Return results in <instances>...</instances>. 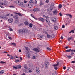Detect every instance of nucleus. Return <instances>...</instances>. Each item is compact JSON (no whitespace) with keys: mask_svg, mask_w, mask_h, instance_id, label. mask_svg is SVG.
I'll use <instances>...</instances> for the list:
<instances>
[{"mask_svg":"<svg viewBox=\"0 0 75 75\" xmlns=\"http://www.w3.org/2000/svg\"><path fill=\"white\" fill-rule=\"evenodd\" d=\"M65 26L64 25H63L62 26V28H65Z\"/></svg>","mask_w":75,"mask_h":75,"instance_id":"37998d69","label":"nucleus"},{"mask_svg":"<svg viewBox=\"0 0 75 75\" xmlns=\"http://www.w3.org/2000/svg\"><path fill=\"white\" fill-rule=\"evenodd\" d=\"M29 27L30 28H31V27H33V24H32L31 23H30L29 24Z\"/></svg>","mask_w":75,"mask_h":75,"instance_id":"aec40b11","label":"nucleus"},{"mask_svg":"<svg viewBox=\"0 0 75 75\" xmlns=\"http://www.w3.org/2000/svg\"><path fill=\"white\" fill-rule=\"evenodd\" d=\"M49 2V0H46V3H47Z\"/></svg>","mask_w":75,"mask_h":75,"instance_id":"a18cd8bd","label":"nucleus"},{"mask_svg":"<svg viewBox=\"0 0 75 75\" xmlns=\"http://www.w3.org/2000/svg\"><path fill=\"white\" fill-rule=\"evenodd\" d=\"M9 58H10V59H15V57H13L11 55H10L8 57Z\"/></svg>","mask_w":75,"mask_h":75,"instance_id":"1a4fd4ad","label":"nucleus"},{"mask_svg":"<svg viewBox=\"0 0 75 75\" xmlns=\"http://www.w3.org/2000/svg\"><path fill=\"white\" fill-rule=\"evenodd\" d=\"M19 52H21V50L20 49L19 50Z\"/></svg>","mask_w":75,"mask_h":75,"instance_id":"0e129e2a","label":"nucleus"},{"mask_svg":"<svg viewBox=\"0 0 75 75\" xmlns=\"http://www.w3.org/2000/svg\"><path fill=\"white\" fill-rule=\"evenodd\" d=\"M51 35H50L48 34H47V38H50V37H51Z\"/></svg>","mask_w":75,"mask_h":75,"instance_id":"cd10ccee","label":"nucleus"},{"mask_svg":"<svg viewBox=\"0 0 75 75\" xmlns=\"http://www.w3.org/2000/svg\"><path fill=\"white\" fill-rule=\"evenodd\" d=\"M28 7H29V8H32L33 6V5L32 4L30 3H29L28 4Z\"/></svg>","mask_w":75,"mask_h":75,"instance_id":"6e6552de","label":"nucleus"},{"mask_svg":"<svg viewBox=\"0 0 75 75\" xmlns=\"http://www.w3.org/2000/svg\"><path fill=\"white\" fill-rule=\"evenodd\" d=\"M36 69V72H37V73H40V70L39 69V68L38 67H37Z\"/></svg>","mask_w":75,"mask_h":75,"instance_id":"f8f14e48","label":"nucleus"},{"mask_svg":"<svg viewBox=\"0 0 75 75\" xmlns=\"http://www.w3.org/2000/svg\"><path fill=\"white\" fill-rule=\"evenodd\" d=\"M66 15L67 16H69L70 18H72V16L71 15V14H66Z\"/></svg>","mask_w":75,"mask_h":75,"instance_id":"4468645a","label":"nucleus"},{"mask_svg":"<svg viewBox=\"0 0 75 75\" xmlns=\"http://www.w3.org/2000/svg\"><path fill=\"white\" fill-rule=\"evenodd\" d=\"M31 16L32 17H33V18L34 17V15H33V14H31Z\"/></svg>","mask_w":75,"mask_h":75,"instance_id":"5fc2aeb1","label":"nucleus"},{"mask_svg":"<svg viewBox=\"0 0 75 75\" xmlns=\"http://www.w3.org/2000/svg\"><path fill=\"white\" fill-rule=\"evenodd\" d=\"M25 48L26 51H28V48L27 47L25 46Z\"/></svg>","mask_w":75,"mask_h":75,"instance_id":"393cba45","label":"nucleus"},{"mask_svg":"<svg viewBox=\"0 0 75 75\" xmlns=\"http://www.w3.org/2000/svg\"><path fill=\"white\" fill-rule=\"evenodd\" d=\"M30 3H34V1L30 0L29 1Z\"/></svg>","mask_w":75,"mask_h":75,"instance_id":"c756f323","label":"nucleus"},{"mask_svg":"<svg viewBox=\"0 0 75 75\" xmlns=\"http://www.w3.org/2000/svg\"><path fill=\"white\" fill-rule=\"evenodd\" d=\"M40 5H44V3H43V2L41 1L40 2Z\"/></svg>","mask_w":75,"mask_h":75,"instance_id":"a878e982","label":"nucleus"},{"mask_svg":"<svg viewBox=\"0 0 75 75\" xmlns=\"http://www.w3.org/2000/svg\"><path fill=\"white\" fill-rule=\"evenodd\" d=\"M24 24L25 25H28L29 24V23L27 22V21H25L24 22Z\"/></svg>","mask_w":75,"mask_h":75,"instance_id":"6ab92c4d","label":"nucleus"},{"mask_svg":"<svg viewBox=\"0 0 75 75\" xmlns=\"http://www.w3.org/2000/svg\"><path fill=\"white\" fill-rule=\"evenodd\" d=\"M65 48H66V49H68V48H69V47L68 46H66L65 47Z\"/></svg>","mask_w":75,"mask_h":75,"instance_id":"4d7b16f0","label":"nucleus"},{"mask_svg":"<svg viewBox=\"0 0 75 75\" xmlns=\"http://www.w3.org/2000/svg\"><path fill=\"white\" fill-rule=\"evenodd\" d=\"M35 4H37V1L35 0Z\"/></svg>","mask_w":75,"mask_h":75,"instance_id":"6e6d98bb","label":"nucleus"},{"mask_svg":"<svg viewBox=\"0 0 75 75\" xmlns=\"http://www.w3.org/2000/svg\"><path fill=\"white\" fill-rule=\"evenodd\" d=\"M53 8H54L53 7H50L48 9V11H49L50 12H51V11H52V10H53Z\"/></svg>","mask_w":75,"mask_h":75,"instance_id":"9d476101","label":"nucleus"},{"mask_svg":"<svg viewBox=\"0 0 75 75\" xmlns=\"http://www.w3.org/2000/svg\"><path fill=\"white\" fill-rule=\"evenodd\" d=\"M16 3L18 5H19L21 7H25V5L20 1H16Z\"/></svg>","mask_w":75,"mask_h":75,"instance_id":"f03ea898","label":"nucleus"},{"mask_svg":"<svg viewBox=\"0 0 75 75\" xmlns=\"http://www.w3.org/2000/svg\"><path fill=\"white\" fill-rule=\"evenodd\" d=\"M74 54V53L73 52H71V55H73Z\"/></svg>","mask_w":75,"mask_h":75,"instance_id":"774afa93","label":"nucleus"},{"mask_svg":"<svg viewBox=\"0 0 75 75\" xmlns=\"http://www.w3.org/2000/svg\"><path fill=\"white\" fill-rule=\"evenodd\" d=\"M33 18H34L35 20H37V18H35V16H34V17Z\"/></svg>","mask_w":75,"mask_h":75,"instance_id":"3c124183","label":"nucleus"},{"mask_svg":"<svg viewBox=\"0 0 75 75\" xmlns=\"http://www.w3.org/2000/svg\"><path fill=\"white\" fill-rule=\"evenodd\" d=\"M47 49L49 50V51H51V49H50L49 47H47Z\"/></svg>","mask_w":75,"mask_h":75,"instance_id":"4c0bfd02","label":"nucleus"},{"mask_svg":"<svg viewBox=\"0 0 75 75\" xmlns=\"http://www.w3.org/2000/svg\"><path fill=\"white\" fill-rule=\"evenodd\" d=\"M54 28L55 30H58V27L57 26H54Z\"/></svg>","mask_w":75,"mask_h":75,"instance_id":"f704fd0d","label":"nucleus"},{"mask_svg":"<svg viewBox=\"0 0 75 75\" xmlns=\"http://www.w3.org/2000/svg\"><path fill=\"white\" fill-rule=\"evenodd\" d=\"M72 39V37H68V40L69 41H71V40Z\"/></svg>","mask_w":75,"mask_h":75,"instance_id":"a211bd4d","label":"nucleus"},{"mask_svg":"<svg viewBox=\"0 0 75 75\" xmlns=\"http://www.w3.org/2000/svg\"><path fill=\"white\" fill-rule=\"evenodd\" d=\"M28 30L25 29H20L19 30V34H24L27 33Z\"/></svg>","mask_w":75,"mask_h":75,"instance_id":"f257e3e1","label":"nucleus"},{"mask_svg":"<svg viewBox=\"0 0 75 75\" xmlns=\"http://www.w3.org/2000/svg\"><path fill=\"white\" fill-rule=\"evenodd\" d=\"M18 16H20V17H21V16H22V15H21V13H18Z\"/></svg>","mask_w":75,"mask_h":75,"instance_id":"79ce46f5","label":"nucleus"},{"mask_svg":"<svg viewBox=\"0 0 75 75\" xmlns=\"http://www.w3.org/2000/svg\"><path fill=\"white\" fill-rule=\"evenodd\" d=\"M0 4L3 5V6H6V4H4V3L0 2Z\"/></svg>","mask_w":75,"mask_h":75,"instance_id":"b1692460","label":"nucleus"},{"mask_svg":"<svg viewBox=\"0 0 75 75\" xmlns=\"http://www.w3.org/2000/svg\"><path fill=\"white\" fill-rule=\"evenodd\" d=\"M2 72V74H3V73H4V70H1Z\"/></svg>","mask_w":75,"mask_h":75,"instance_id":"bf43d9fd","label":"nucleus"},{"mask_svg":"<svg viewBox=\"0 0 75 75\" xmlns=\"http://www.w3.org/2000/svg\"><path fill=\"white\" fill-rule=\"evenodd\" d=\"M53 13L54 14L56 15V14H57V10L54 11Z\"/></svg>","mask_w":75,"mask_h":75,"instance_id":"f3484780","label":"nucleus"},{"mask_svg":"<svg viewBox=\"0 0 75 75\" xmlns=\"http://www.w3.org/2000/svg\"><path fill=\"white\" fill-rule=\"evenodd\" d=\"M13 69H18V68H17V67H16L15 66H13Z\"/></svg>","mask_w":75,"mask_h":75,"instance_id":"2f4dec72","label":"nucleus"},{"mask_svg":"<svg viewBox=\"0 0 75 75\" xmlns=\"http://www.w3.org/2000/svg\"><path fill=\"white\" fill-rule=\"evenodd\" d=\"M38 20L39 21H42V22H44V19L43 18H38Z\"/></svg>","mask_w":75,"mask_h":75,"instance_id":"ddd939ff","label":"nucleus"},{"mask_svg":"<svg viewBox=\"0 0 75 75\" xmlns=\"http://www.w3.org/2000/svg\"><path fill=\"white\" fill-rule=\"evenodd\" d=\"M43 16L44 17H45V18H48V16H45V15H43Z\"/></svg>","mask_w":75,"mask_h":75,"instance_id":"de8ad7c7","label":"nucleus"},{"mask_svg":"<svg viewBox=\"0 0 75 75\" xmlns=\"http://www.w3.org/2000/svg\"><path fill=\"white\" fill-rule=\"evenodd\" d=\"M11 45H14V46H16V43H12L11 44H10Z\"/></svg>","mask_w":75,"mask_h":75,"instance_id":"a19ab883","label":"nucleus"},{"mask_svg":"<svg viewBox=\"0 0 75 75\" xmlns=\"http://www.w3.org/2000/svg\"><path fill=\"white\" fill-rule=\"evenodd\" d=\"M17 68H18V69L21 68V66L18 65V66H17Z\"/></svg>","mask_w":75,"mask_h":75,"instance_id":"bb28decb","label":"nucleus"},{"mask_svg":"<svg viewBox=\"0 0 75 75\" xmlns=\"http://www.w3.org/2000/svg\"><path fill=\"white\" fill-rule=\"evenodd\" d=\"M38 37L39 38H43V36L42 35H40L38 36Z\"/></svg>","mask_w":75,"mask_h":75,"instance_id":"5701e85b","label":"nucleus"},{"mask_svg":"<svg viewBox=\"0 0 75 75\" xmlns=\"http://www.w3.org/2000/svg\"><path fill=\"white\" fill-rule=\"evenodd\" d=\"M8 38L9 39H10V40H12V38H11V37H8Z\"/></svg>","mask_w":75,"mask_h":75,"instance_id":"603ef678","label":"nucleus"},{"mask_svg":"<svg viewBox=\"0 0 75 75\" xmlns=\"http://www.w3.org/2000/svg\"><path fill=\"white\" fill-rule=\"evenodd\" d=\"M2 18L4 19L6 18V16L4 15V16L2 17Z\"/></svg>","mask_w":75,"mask_h":75,"instance_id":"e433bc0d","label":"nucleus"},{"mask_svg":"<svg viewBox=\"0 0 75 75\" xmlns=\"http://www.w3.org/2000/svg\"><path fill=\"white\" fill-rule=\"evenodd\" d=\"M61 39H62V40L63 39H64V38L62 36H61Z\"/></svg>","mask_w":75,"mask_h":75,"instance_id":"680f3d73","label":"nucleus"},{"mask_svg":"<svg viewBox=\"0 0 75 75\" xmlns=\"http://www.w3.org/2000/svg\"><path fill=\"white\" fill-rule=\"evenodd\" d=\"M29 72H32V71L31 70H30L29 71Z\"/></svg>","mask_w":75,"mask_h":75,"instance_id":"69168bd1","label":"nucleus"},{"mask_svg":"<svg viewBox=\"0 0 75 75\" xmlns=\"http://www.w3.org/2000/svg\"><path fill=\"white\" fill-rule=\"evenodd\" d=\"M66 52H71V49H70L69 50H67L65 51Z\"/></svg>","mask_w":75,"mask_h":75,"instance_id":"4be33fe9","label":"nucleus"},{"mask_svg":"<svg viewBox=\"0 0 75 75\" xmlns=\"http://www.w3.org/2000/svg\"><path fill=\"white\" fill-rule=\"evenodd\" d=\"M33 51H36V52H39V50L36 48H34L33 49Z\"/></svg>","mask_w":75,"mask_h":75,"instance_id":"9b49d317","label":"nucleus"},{"mask_svg":"<svg viewBox=\"0 0 75 75\" xmlns=\"http://www.w3.org/2000/svg\"><path fill=\"white\" fill-rule=\"evenodd\" d=\"M0 74H3V73L2 72V71L1 70L0 71Z\"/></svg>","mask_w":75,"mask_h":75,"instance_id":"338daca9","label":"nucleus"},{"mask_svg":"<svg viewBox=\"0 0 75 75\" xmlns=\"http://www.w3.org/2000/svg\"><path fill=\"white\" fill-rule=\"evenodd\" d=\"M68 58L69 59H70V58H71L72 56H67Z\"/></svg>","mask_w":75,"mask_h":75,"instance_id":"c9c22d12","label":"nucleus"},{"mask_svg":"<svg viewBox=\"0 0 75 75\" xmlns=\"http://www.w3.org/2000/svg\"><path fill=\"white\" fill-rule=\"evenodd\" d=\"M0 63L1 64H6V62H3V61H1L0 62Z\"/></svg>","mask_w":75,"mask_h":75,"instance_id":"473e14b6","label":"nucleus"},{"mask_svg":"<svg viewBox=\"0 0 75 75\" xmlns=\"http://www.w3.org/2000/svg\"><path fill=\"white\" fill-rule=\"evenodd\" d=\"M45 20L47 23V24H50V21L48 19H47V18H46V19H45Z\"/></svg>","mask_w":75,"mask_h":75,"instance_id":"0eeeda50","label":"nucleus"},{"mask_svg":"<svg viewBox=\"0 0 75 75\" xmlns=\"http://www.w3.org/2000/svg\"><path fill=\"white\" fill-rule=\"evenodd\" d=\"M52 20L53 22L55 23L57 21V19L55 18H52Z\"/></svg>","mask_w":75,"mask_h":75,"instance_id":"423d86ee","label":"nucleus"},{"mask_svg":"<svg viewBox=\"0 0 75 75\" xmlns=\"http://www.w3.org/2000/svg\"><path fill=\"white\" fill-rule=\"evenodd\" d=\"M9 30H10V31H13V29H11V28H10Z\"/></svg>","mask_w":75,"mask_h":75,"instance_id":"8fccbe9b","label":"nucleus"},{"mask_svg":"<svg viewBox=\"0 0 75 75\" xmlns=\"http://www.w3.org/2000/svg\"><path fill=\"white\" fill-rule=\"evenodd\" d=\"M14 18L15 19V22L18 23V16H14Z\"/></svg>","mask_w":75,"mask_h":75,"instance_id":"7ed1b4c3","label":"nucleus"},{"mask_svg":"<svg viewBox=\"0 0 75 75\" xmlns=\"http://www.w3.org/2000/svg\"><path fill=\"white\" fill-rule=\"evenodd\" d=\"M24 3H27V1L24 0Z\"/></svg>","mask_w":75,"mask_h":75,"instance_id":"13d9d810","label":"nucleus"},{"mask_svg":"<svg viewBox=\"0 0 75 75\" xmlns=\"http://www.w3.org/2000/svg\"><path fill=\"white\" fill-rule=\"evenodd\" d=\"M1 8H4V7H3L2 6H1Z\"/></svg>","mask_w":75,"mask_h":75,"instance_id":"e2e57ef3","label":"nucleus"},{"mask_svg":"<svg viewBox=\"0 0 75 75\" xmlns=\"http://www.w3.org/2000/svg\"><path fill=\"white\" fill-rule=\"evenodd\" d=\"M59 65V62H58L56 64L53 65V66L54 67V69L55 70H57L58 68H57V66Z\"/></svg>","mask_w":75,"mask_h":75,"instance_id":"20e7f679","label":"nucleus"},{"mask_svg":"<svg viewBox=\"0 0 75 75\" xmlns=\"http://www.w3.org/2000/svg\"><path fill=\"white\" fill-rule=\"evenodd\" d=\"M27 57L28 58H30V57H31V55H30V54H27Z\"/></svg>","mask_w":75,"mask_h":75,"instance_id":"412c9836","label":"nucleus"},{"mask_svg":"<svg viewBox=\"0 0 75 75\" xmlns=\"http://www.w3.org/2000/svg\"><path fill=\"white\" fill-rule=\"evenodd\" d=\"M10 7L11 8V7H12V8H14V6L13 5H11L10 6Z\"/></svg>","mask_w":75,"mask_h":75,"instance_id":"49530a36","label":"nucleus"},{"mask_svg":"<svg viewBox=\"0 0 75 75\" xmlns=\"http://www.w3.org/2000/svg\"><path fill=\"white\" fill-rule=\"evenodd\" d=\"M19 61H20L19 60H16L15 61V62H16V63L18 62Z\"/></svg>","mask_w":75,"mask_h":75,"instance_id":"c03bdc74","label":"nucleus"},{"mask_svg":"<svg viewBox=\"0 0 75 75\" xmlns=\"http://www.w3.org/2000/svg\"><path fill=\"white\" fill-rule=\"evenodd\" d=\"M8 21L9 23H12L13 21V19H8Z\"/></svg>","mask_w":75,"mask_h":75,"instance_id":"dca6fc26","label":"nucleus"},{"mask_svg":"<svg viewBox=\"0 0 75 75\" xmlns=\"http://www.w3.org/2000/svg\"><path fill=\"white\" fill-rule=\"evenodd\" d=\"M62 7V5L61 4H60L58 6V8H61Z\"/></svg>","mask_w":75,"mask_h":75,"instance_id":"c85d7f7f","label":"nucleus"},{"mask_svg":"<svg viewBox=\"0 0 75 75\" xmlns=\"http://www.w3.org/2000/svg\"><path fill=\"white\" fill-rule=\"evenodd\" d=\"M59 15H60V16H62V14H61V13H59Z\"/></svg>","mask_w":75,"mask_h":75,"instance_id":"864d4df0","label":"nucleus"},{"mask_svg":"<svg viewBox=\"0 0 75 75\" xmlns=\"http://www.w3.org/2000/svg\"><path fill=\"white\" fill-rule=\"evenodd\" d=\"M63 69H64V70H65V69H66V67L65 66H64L63 67Z\"/></svg>","mask_w":75,"mask_h":75,"instance_id":"09e8293b","label":"nucleus"},{"mask_svg":"<svg viewBox=\"0 0 75 75\" xmlns=\"http://www.w3.org/2000/svg\"><path fill=\"white\" fill-rule=\"evenodd\" d=\"M38 10V8H35L33 9V11H34L35 12L36 11H37Z\"/></svg>","mask_w":75,"mask_h":75,"instance_id":"2eb2a0df","label":"nucleus"},{"mask_svg":"<svg viewBox=\"0 0 75 75\" xmlns=\"http://www.w3.org/2000/svg\"><path fill=\"white\" fill-rule=\"evenodd\" d=\"M36 58L37 56L35 55L33 56V59H35Z\"/></svg>","mask_w":75,"mask_h":75,"instance_id":"72a5a7b5","label":"nucleus"},{"mask_svg":"<svg viewBox=\"0 0 75 75\" xmlns=\"http://www.w3.org/2000/svg\"><path fill=\"white\" fill-rule=\"evenodd\" d=\"M50 64H49V62H47L45 64V67L46 69H48V66Z\"/></svg>","mask_w":75,"mask_h":75,"instance_id":"39448f33","label":"nucleus"},{"mask_svg":"<svg viewBox=\"0 0 75 75\" xmlns=\"http://www.w3.org/2000/svg\"><path fill=\"white\" fill-rule=\"evenodd\" d=\"M24 68L25 69H27L28 68L27 66L26 65H24Z\"/></svg>","mask_w":75,"mask_h":75,"instance_id":"ea45409f","label":"nucleus"},{"mask_svg":"<svg viewBox=\"0 0 75 75\" xmlns=\"http://www.w3.org/2000/svg\"><path fill=\"white\" fill-rule=\"evenodd\" d=\"M51 37L52 38H54L55 37V35L53 34H52V35H51Z\"/></svg>","mask_w":75,"mask_h":75,"instance_id":"7c9ffc66","label":"nucleus"},{"mask_svg":"<svg viewBox=\"0 0 75 75\" xmlns=\"http://www.w3.org/2000/svg\"><path fill=\"white\" fill-rule=\"evenodd\" d=\"M71 63H75V61H72L71 62Z\"/></svg>","mask_w":75,"mask_h":75,"instance_id":"052dcab7","label":"nucleus"},{"mask_svg":"<svg viewBox=\"0 0 75 75\" xmlns=\"http://www.w3.org/2000/svg\"><path fill=\"white\" fill-rule=\"evenodd\" d=\"M75 30H72L70 32H69V33H74Z\"/></svg>","mask_w":75,"mask_h":75,"instance_id":"58836bf2","label":"nucleus"}]
</instances>
